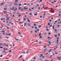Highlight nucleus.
<instances>
[{
    "instance_id": "4be33fe9",
    "label": "nucleus",
    "mask_w": 61,
    "mask_h": 61,
    "mask_svg": "<svg viewBox=\"0 0 61 61\" xmlns=\"http://www.w3.org/2000/svg\"><path fill=\"white\" fill-rule=\"evenodd\" d=\"M7 38V39H8L9 38V37H5V38Z\"/></svg>"
},
{
    "instance_id": "864d4df0",
    "label": "nucleus",
    "mask_w": 61,
    "mask_h": 61,
    "mask_svg": "<svg viewBox=\"0 0 61 61\" xmlns=\"http://www.w3.org/2000/svg\"><path fill=\"white\" fill-rule=\"evenodd\" d=\"M18 34H21L20 33V32H18Z\"/></svg>"
},
{
    "instance_id": "423d86ee",
    "label": "nucleus",
    "mask_w": 61,
    "mask_h": 61,
    "mask_svg": "<svg viewBox=\"0 0 61 61\" xmlns=\"http://www.w3.org/2000/svg\"><path fill=\"white\" fill-rule=\"evenodd\" d=\"M22 9V7H20L18 8L19 10H21Z\"/></svg>"
},
{
    "instance_id": "c85d7f7f",
    "label": "nucleus",
    "mask_w": 61,
    "mask_h": 61,
    "mask_svg": "<svg viewBox=\"0 0 61 61\" xmlns=\"http://www.w3.org/2000/svg\"><path fill=\"white\" fill-rule=\"evenodd\" d=\"M44 35H46V33H45L44 34Z\"/></svg>"
},
{
    "instance_id": "13d9d810",
    "label": "nucleus",
    "mask_w": 61,
    "mask_h": 61,
    "mask_svg": "<svg viewBox=\"0 0 61 61\" xmlns=\"http://www.w3.org/2000/svg\"><path fill=\"white\" fill-rule=\"evenodd\" d=\"M39 27H41V25L39 26Z\"/></svg>"
},
{
    "instance_id": "cd10ccee",
    "label": "nucleus",
    "mask_w": 61,
    "mask_h": 61,
    "mask_svg": "<svg viewBox=\"0 0 61 61\" xmlns=\"http://www.w3.org/2000/svg\"><path fill=\"white\" fill-rule=\"evenodd\" d=\"M48 43H50V44H51V42H50V41H49L48 42Z\"/></svg>"
},
{
    "instance_id": "1a4fd4ad",
    "label": "nucleus",
    "mask_w": 61,
    "mask_h": 61,
    "mask_svg": "<svg viewBox=\"0 0 61 61\" xmlns=\"http://www.w3.org/2000/svg\"><path fill=\"white\" fill-rule=\"evenodd\" d=\"M26 25V23H25L24 24V26H25V25Z\"/></svg>"
},
{
    "instance_id": "f704fd0d",
    "label": "nucleus",
    "mask_w": 61,
    "mask_h": 61,
    "mask_svg": "<svg viewBox=\"0 0 61 61\" xmlns=\"http://www.w3.org/2000/svg\"><path fill=\"white\" fill-rule=\"evenodd\" d=\"M19 5V6H20V5H21V4H20Z\"/></svg>"
},
{
    "instance_id": "c9c22d12",
    "label": "nucleus",
    "mask_w": 61,
    "mask_h": 61,
    "mask_svg": "<svg viewBox=\"0 0 61 61\" xmlns=\"http://www.w3.org/2000/svg\"><path fill=\"white\" fill-rule=\"evenodd\" d=\"M34 25L35 26H36V24H34Z\"/></svg>"
},
{
    "instance_id": "5fc2aeb1",
    "label": "nucleus",
    "mask_w": 61,
    "mask_h": 61,
    "mask_svg": "<svg viewBox=\"0 0 61 61\" xmlns=\"http://www.w3.org/2000/svg\"><path fill=\"white\" fill-rule=\"evenodd\" d=\"M29 10H30V11H31V9H30V8L29 9Z\"/></svg>"
},
{
    "instance_id": "9b49d317",
    "label": "nucleus",
    "mask_w": 61,
    "mask_h": 61,
    "mask_svg": "<svg viewBox=\"0 0 61 61\" xmlns=\"http://www.w3.org/2000/svg\"><path fill=\"white\" fill-rule=\"evenodd\" d=\"M17 5H18V4H15L14 5H15V6Z\"/></svg>"
},
{
    "instance_id": "774afa93",
    "label": "nucleus",
    "mask_w": 61,
    "mask_h": 61,
    "mask_svg": "<svg viewBox=\"0 0 61 61\" xmlns=\"http://www.w3.org/2000/svg\"><path fill=\"white\" fill-rule=\"evenodd\" d=\"M45 61H48V60H46Z\"/></svg>"
},
{
    "instance_id": "a878e982",
    "label": "nucleus",
    "mask_w": 61,
    "mask_h": 61,
    "mask_svg": "<svg viewBox=\"0 0 61 61\" xmlns=\"http://www.w3.org/2000/svg\"><path fill=\"white\" fill-rule=\"evenodd\" d=\"M0 48H3L2 47V46H0Z\"/></svg>"
},
{
    "instance_id": "6ab92c4d",
    "label": "nucleus",
    "mask_w": 61,
    "mask_h": 61,
    "mask_svg": "<svg viewBox=\"0 0 61 61\" xmlns=\"http://www.w3.org/2000/svg\"><path fill=\"white\" fill-rule=\"evenodd\" d=\"M58 36H60V34H59V33L58 34Z\"/></svg>"
},
{
    "instance_id": "09e8293b",
    "label": "nucleus",
    "mask_w": 61,
    "mask_h": 61,
    "mask_svg": "<svg viewBox=\"0 0 61 61\" xmlns=\"http://www.w3.org/2000/svg\"><path fill=\"white\" fill-rule=\"evenodd\" d=\"M24 5H26V3H25Z\"/></svg>"
},
{
    "instance_id": "69168bd1",
    "label": "nucleus",
    "mask_w": 61,
    "mask_h": 61,
    "mask_svg": "<svg viewBox=\"0 0 61 61\" xmlns=\"http://www.w3.org/2000/svg\"><path fill=\"white\" fill-rule=\"evenodd\" d=\"M57 39H59V37H58L57 38Z\"/></svg>"
},
{
    "instance_id": "dca6fc26",
    "label": "nucleus",
    "mask_w": 61,
    "mask_h": 61,
    "mask_svg": "<svg viewBox=\"0 0 61 61\" xmlns=\"http://www.w3.org/2000/svg\"><path fill=\"white\" fill-rule=\"evenodd\" d=\"M48 25H50V23H48Z\"/></svg>"
},
{
    "instance_id": "2eb2a0df",
    "label": "nucleus",
    "mask_w": 61,
    "mask_h": 61,
    "mask_svg": "<svg viewBox=\"0 0 61 61\" xmlns=\"http://www.w3.org/2000/svg\"><path fill=\"white\" fill-rule=\"evenodd\" d=\"M38 42V40H36V42Z\"/></svg>"
},
{
    "instance_id": "4468645a",
    "label": "nucleus",
    "mask_w": 61,
    "mask_h": 61,
    "mask_svg": "<svg viewBox=\"0 0 61 61\" xmlns=\"http://www.w3.org/2000/svg\"><path fill=\"white\" fill-rule=\"evenodd\" d=\"M41 35V33H40L39 34V35L38 36H40V35Z\"/></svg>"
},
{
    "instance_id": "393cba45",
    "label": "nucleus",
    "mask_w": 61,
    "mask_h": 61,
    "mask_svg": "<svg viewBox=\"0 0 61 61\" xmlns=\"http://www.w3.org/2000/svg\"><path fill=\"white\" fill-rule=\"evenodd\" d=\"M4 3H2V4H1V5H4Z\"/></svg>"
},
{
    "instance_id": "f257e3e1",
    "label": "nucleus",
    "mask_w": 61,
    "mask_h": 61,
    "mask_svg": "<svg viewBox=\"0 0 61 61\" xmlns=\"http://www.w3.org/2000/svg\"><path fill=\"white\" fill-rule=\"evenodd\" d=\"M13 8H12L10 9V10H14V11H16L17 10V8H16V9L14 10V7H12Z\"/></svg>"
},
{
    "instance_id": "4c0bfd02",
    "label": "nucleus",
    "mask_w": 61,
    "mask_h": 61,
    "mask_svg": "<svg viewBox=\"0 0 61 61\" xmlns=\"http://www.w3.org/2000/svg\"><path fill=\"white\" fill-rule=\"evenodd\" d=\"M55 36V37H57V35H55V36Z\"/></svg>"
},
{
    "instance_id": "338daca9",
    "label": "nucleus",
    "mask_w": 61,
    "mask_h": 61,
    "mask_svg": "<svg viewBox=\"0 0 61 61\" xmlns=\"http://www.w3.org/2000/svg\"><path fill=\"white\" fill-rule=\"evenodd\" d=\"M49 35H50V34H51L50 33H48Z\"/></svg>"
},
{
    "instance_id": "6e6d98bb",
    "label": "nucleus",
    "mask_w": 61,
    "mask_h": 61,
    "mask_svg": "<svg viewBox=\"0 0 61 61\" xmlns=\"http://www.w3.org/2000/svg\"><path fill=\"white\" fill-rule=\"evenodd\" d=\"M5 32V31H2V32Z\"/></svg>"
},
{
    "instance_id": "8fccbe9b",
    "label": "nucleus",
    "mask_w": 61,
    "mask_h": 61,
    "mask_svg": "<svg viewBox=\"0 0 61 61\" xmlns=\"http://www.w3.org/2000/svg\"><path fill=\"white\" fill-rule=\"evenodd\" d=\"M49 38H50V37H48V39H49Z\"/></svg>"
},
{
    "instance_id": "c03bdc74",
    "label": "nucleus",
    "mask_w": 61,
    "mask_h": 61,
    "mask_svg": "<svg viewBox=\"0 0 61 61\" xmlns=\"http://www.w3.org/2000/svg\"><path fill=\"white\" fill-rule=\"evenodd\" d=\"M34 15H37V14H34Z\"/></svg>"
},
{
    "instance_id": "6e6552de",
    "label": "nucleus",
    "mask_w": 61,
    "mask_h": 61,
    "mask_svg": "<svg viewBox=\"0 0 61 61\" xmlns=\"http://www.w3.org/2000/svg\"><path fill=\"white\" fill-rule=\"evenodd\" d=\"M7 19H6V20H9V18H7Z\"/></svg>"
},
{
    "instance_id": "9d476101",
    "label": "nucleus",
    "mask_w": 61,
    "mask_h": 61,
    "mask_svg": "<svg viewBox=\"0 0 61 61\" xmlns=\"http://www.w3.org/2000/svg\"><path fill=\"white\" fill-rule=\"evenodd\" d=\"M27 21H28V22H30V20H27Z\"/></svg>"
},
{
    "instance_id": "37998d69",
    "label": "nucleus",
    "mask_w": 61,
    "mask_h": 61,
    "mask_svg": "<svg viewBox=\"0 0 61 61\" xmlns=\"http://www.w3.org/2000/svg\"><path fill=\"white\" fill-rule=\"evenodd\" d=\"M61 14H59L58 15V16H61Z\"/></svg>"
},
{
    "instance_id": "58836bf2",
    "label": "nucleus",
    "mask_w": 61,
    "mask_h": 61,
    "mask_svg": "<svg viewBox=\"0 0 61 61\" xmlns=\"http://www.w3.org/2000/svg\"><path fill=\"white\" fill-rule=\"evenodd\" d=\"M0 57H3V56L1 55L0 56Z\"/></svg>"
},
{
    "instance_id": "7ed1b4c3",
    "label": "nucleus",
    "mask_w": 61,
    "mask_h": 61,
    "mask_svg": "<svg viewBox=\"0 0 61 61\" xmlns=\"http://www.w3.org/2000/svg\"><path fill=\"white\" fill-rule=\"evenodd\" d=\"M15 2L16 3H18V0H15Z\"/></svg>"
},
{
    "instance_id": "20e7f679",
    "label": "nucleus",
    "mask_w": 61,
    "mask_h": 61,
    "mask_svg": "<svg viewBox=\"0 0 61 61\" xmlns=\"http://www.w3.org/2000/svg\"><path fill=\"white\" fill-rule=\"evenodd\" d=\"M51 10L52 12H54V10L52 8H51Z\"/></svg>"
},
{
    "instance_id": "a211bd4d",
    "label": "nucleus",
    "mask_w": 61,
    "mask_h": 61,
    "mask_svg": "<svg viewBox=\"0 0 61 61\" xmlns=\"http://www.w3.org/2000/svg\"><path fill=\"white\" fill-rule=\"evenodd\" d=\"M4 51V53H5V52H6V51Z\"/></svg>"
},
{
    "instance_id": "0eeeda50",
    "label": "nucleus",
    "mask_w": 61,
    "mask_h": 61,
    "mask_svg": "<svg viewBox=\"0 0 61 61\" xmlns=\"http://www.w3.org/2000/svg\"><path fill=\"white\" fill-rule=\"evenodd\" d=\"M7 10V9L6 8H5L4 9V10Z\"/></svg>"
},
{
    "instance_id": "412c9836",
    "label": "nucleus",
    "mask_w": 61,
    "mask_h": 61,
    "mask_svg": "<svg viewBox=\"0 0 61 61\" xmlns=\"http://www.w3.org/2000/svg\"><path fill=\"white\" fill-rule=\"evenodd\" d=\"M46 30L47 31H49V29H46Z\"/></svg>"
},
{
    "instance_id": "f3484780",
    "label": "nucleus",
    "mask_w": 61,
    "mask_h": 61,
    "mask_svg": "<svg viewBox=\"0 0 61 61\" xmlns=\"http://www.w3.org/2000/svg\"><path fill=\"white\" fill-rule=\"evenodd\" d=\"M12 52V51L11 50L9 51V52L10 53Z\"/></svg>"
},
{
    "instance_id": "2f4dec72",
    "label": "nucleus",
    "mask_w": 61,
    "mask_h": 61,
    "mask_svg": "<svg viewBox=\"0 0 61 61\" xmlns=\"http://www.w3.org/2000/svg\"><path fill=\"white\" fill-rule=\"evenodd\" d=\"M48 7H46V8H45V9H47V8H48Z\"/></svg>"
},
{
    "instance_id": "052dcab7",
    "label": "nucleus",
    "mask_w": 61,
    "mask_h": 61,
    "mask_svg": "<svg viewBox=\"0 0 61 61\" xmlns=\"http://www.w3.org/2000/svg\"><path fill=\"white\" fill-rule=\"evenodd\" d=\"M22 57V56L21 55L20 56V57Z\"/></svg>"
},
{
    "instance_id": "c756f323",
    "label": "nucleus",
    "mask_w": 61,
    "mask_h": 61,
    "mask_svg": "<svg viewBox=\"0 0 61 61\" xmlns=\"http://www.w3.org/2000/svg\"><path fill=\"white\" fill-rule=\"evenodd\" d=\"M35 33H37V31L36 30H35Z\"/></svg>"
},
{
    "instance_id": "5701e85b",
    "label": "nucleus",
    "mask_w": 61,
    "mask_h": 61,
    "mask_svg": "<svg viewBox=\"0 0 61 61\" xmlns=\"http://www.w3.org/2000/svg\"><path fill=\"white\" fill-rule=\"evenodd\" d=\"M42 1V0H40V1H39L40 2H41Z\"/></svg>"
},
{
    "instance_id": "49530a36",
    "label": "nucleus",
    "mask_w": 61,
    "mask_h": 61,
    "mask_svg": "<svg viewBox=\"0 0 61 61\" xmlns=\"http://www.w3.org/2000/svg\"><path fill=\"white\" fill-rule=\"evenodd\" d=\"M6 35H7V36H8V34L6 33Z\"/></svg>"
},
{
    "instance_id": "e433bc0d",
    "label": "nucleus",
    "mask_w": 61,
    "mask_h": 61,
    "mask_svg": "<svg viewBox=\"0 0 61 61\" xmlns=\"http://www.w3.org/2000/svg\"><path fill=\"white\" fill-rule=\"evenodd\" d=\"M18 16H19V17L20 16H21V15H19Z\"/></svg>"
},
{
    "instance_id": "a19ab883",
    "label": "nucleus",
    "mask_w": 61,
    "mask_h": 61,
    "mask_svg": "<svg viewBox=\"0 0 61 61\" xmlns=\"http://www.w3.org/2000/svg\"><path fill=\"white\" fill-rule=\"evenodd\" d=\"M15 46V44H14L13 45V46Z\"/></svg>"
},
{
    "instance_id": "39448f33",
    "label": "nucleus",
    "mask_w": 61,
    "mask_h": 61,
    "mask_svg": "<svg viewBox=\"0 0 61 61\" xmlns=\"http://www.w3.org/2000/svg\"><path fill=\"white\" fill-rule=\"evenodd\" d=\"M15 40H16L17 41H19V40L18 39H17L15 37Z\"/></svg>"
},
{
    "instance_id": "de8ad7c7",
    "label": "nucleus",
    "mask_w": 61,
    "mask_h": 61,
    "mask_svg": "<svg viewBox=\"0 0 61 61\" xmlns=\"http://www.w3.org/2000/svg\"><path fill=\"white\" fill-rule=\"evenodd\" d=\"M55 54H57V52H55Z\"/></svg>"
},
{
    "instance_id": "bb28decb",
    "label": "nucleus",
    "mask_w": 61,
    "mask_h": 61,
    "mask_svg": "<svg viewBox=\"0 0 61 61\" xmlns=\"http://www.w3.org/2000/svg\"><path fill=\"white\" fill-rule=\"evenodd\" d=\"M55 32H57V30H55Z\"/></svg>"
},
{
    "instance_id": "aec40b11",
    "label": "nucleus",
    "mask_w": 61,
    "mask_h": 61,
    "mask_svg": "<svg viewBox=\"0 0 61 61\" xmlns=\"http://www.w3.org/2000/svg\"><path fill=\"white\" fill-rule=\"evenodd\" d=\"M21 53H24V54H26V53H25V52H21Z\"/></svg>"
},
{
    "instance_id": "ea45409f",
    "label": "nucleus",
    "mask_w": 61,
    "mask_h": 61,
    "mask_svg": "<svg viewBox=\"0 0 61 61\" xmlns=\"http://www.w3.org/2000/svg\"><path fill=\"white\" fill-rule=\"evenodd\" d=\"M3 45V44H2V43H0V46H1V45Z\"/></svg>"
},
{
    "instance_id": "3c124183",
    "label": "nucleus",
    "mask_w": 61,
    "mask_h": 61,
    "mask_svg": "<svg viewBox=\"0 0 61 61\" xmlns=\"http://www.w3.org/2000/svg\"><path fill=\"white\" fill-rule=\"evenodd\" d=\"M8 35H9V36H11V34H8Z\"/></svg>"
},
{
    "instance_id": "0e129e2a",
    "label": "nucleus",
    "mask_w": 61,
    "mask_h": 61,
    "mask_svg": "<svg viewBox=\"0 0 61 61\" xmlns=\"http://www.w3.org/2000/svg\"><path fill=\"white\" fill-rule=\"evenodd\" d=\"M35 29H37V27H35Z\"/></svg>"
},
{
    "instance_id": "603ef678",
    "label": "nucleus",
    "mask_w": 61,
    "mask_h": 61,
    "mask_svg": "<svg viewBox=\"0 0 61 61\" xmlns=\"http://www.w3.org/2000/svg\"><path fill=\"white\" fill-rule=\"evenodd\" d=\"M21 11H23V9H22L21 10Z\"/></svg>"
},
{
    "instance_id": "e2e57ef3",
    "label": "nucleus",
    "mask_w": 61,
    "mask_h": 61,
    "mask_svg": "<svg viewBox=\"0 0 61 61\" xmlns=\"http://www.w3.org/2000/svg\"><path fill=\"white\" fill-rule=\"evenodd\" d=\"M6 29H9V28H7Z\"/></svg>"
},
{
    "instance_id": "4d7b16f0",
    "label": "nucleus",
    "mask_w": 61,
    "mask_h": 61,
    "mask_svg": "<svg viewBox=\"0 0 61 61\" xmlns=\"http://www.w3.org/2000/svg\"><path fill=\"white\" fill-rule=\"evenodd\" d=\"M52 25H51L50 26V27H52Z\"/></svg>"
},
{
    "instance_id": "79ce46f5",
    "label": "nucleus",
    "mask_w": 61,
    "mask_h": 61,
    "mask_svg": "<svg viewBox=\"0 0 61 61\" xmlns=\"http://www.w3.org/2000/svg\"><path fill=\"white\" fill-rule=\"evenodd\" d=\"M6 46H7V47H8L9 46L8 45H6Z\"/></svg>"
},
{
    "instance_id": "bf43d9fd",
    "label": "nucleus",
    "mask_w": 61,
    "mask_h": 61,
    "mask_svg": "<svg viewBox=\"0 0 61 61\" xmlns=\"http://www.w3.org/2000/svg\"><path fill=\"white\" fill-rule=\"evenodd\" d=\"M36 57H35L34 58V59H36Z\"/></svg>"
},
{
    "instance_id": "473e14b6",
    "label": "nucleus",
    "mask_w": 61,
    "mask_h": 61,
    "mask_svg": "<svg viewBox=\"0 0 61 61\" xmlns=\"http://www.w3.org/2000/svg\"><path fill=\"white\" fill-rule=\"evenodd\" d=\"M26 8V7H24V9H25Z\"/></svg>"
},
{
    "instance_id": "f8f14e48",
    "label": "nucleus",
    "mask_w": 61,
    "mask_h": 61,
    "mask_svg": "<svg viewBox=\"0 0 61 61\" xmlns=\"http://www.w3.org/2000/svg\"><path fill=\"white\" fill-rule=\"evenodd\" d=\"M5 18H2L1 19V20H5Z\"/></svg>"
},
{
    "instance_id": "f03ea898",
    "label": "nucleus",
    "mask_w": 61,
    "mask_h": 61,
    "mask_svg": "<svg viewBox=\"0 0 61 61\" xmlns=\"http://www.w3.org/2000/svg\"><path fill=\"white\" fill-rule=\"evenodd\" d=\"M43 54H40L41 56H40V57H42L43 56Z\"/></svg>"
},
{
    "instance_id": "680f3d73",
    "label": "nucleus",
    "mask_w": 61,
    "mask_h": 61,
    "mask_svg": "<svg viewBox=\"0 0 61 61\" xmlns=\"http://www.w3.org/2000/svg\"><path fill=\"white\" fill-rule=\"evenodd\" d=\"M59 58H60V57H59L57 58V59H59Z\"/></svg>"
},
{
    "instance_id": "72a5a7b5",
    "label": "nucleus",
    "mask_w": 61,
    "mask_h": 61,
    "mask_svg": "<svg viewBox=\"0 0 61 61\" xmlns=\"http://www.w3.org/2000/svg\"><path fill=\"white\" fill-rule=\"evenodd\" d=\"M58 20H58V22H59V21H60V19H58Z\"/></svg>"
},
{
    "instance_id": "b1692460",
    "label": "nucleus",
    "mask_w": 61,
    "mask_h": 61,
    "mask_svg": "<svg viewBox=\"0 0 61 61\" xmlns=\"http://www.w3.org/2000/svg\"><path fill=\"white\" fill-rule=\"evenodd\" d=\"M42 36H41L40 37V38H42Z\"/></svg>"
},
{
    "instance_id": "7c9ffc66",
    "label": "nucleus",
    "mask_w": 61,
    "mask_h": 61,
    "mask_svg": "<svg viewBox=\"0 0 61 61\" xmlns=\"http://www.w3.org/2000/svg\"><path fill=\"white\" fill-rule=\"evenodd\" d=\"M56 8L57 7H58V5H56Z\"/></svg>"
},
{
    "instance_id": "ddd939ff",
    "label": "nucleus",
    "mask_w": 61,
    "mask_h": 61,
    "mask_svg": "<svg viewBox=\"0 0 61 61\" xmlns=\"http://www.w3.org/2000/svg\"><path fill=\"white\" fill-rule=\"evenodd\" d=\"M54 27H55V26H52V28L53 29H55V28H54Z\"/></svg>"
},
{
    "instance_id": "a18cd8bd",
    "label": "nucleus",
    "mask_w": 61,
    "mask_h": 61,
    "mask_svg": "<svg viewBox=\"0 0 61 61\" xmlns=\"http://www.w3.org/2000/svg\"><path fill=\"white\" fill-rule=\"evenodd\" d=\"M57 22V21H55V23H56Z\"/></svg>"
}]
</instances>
